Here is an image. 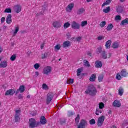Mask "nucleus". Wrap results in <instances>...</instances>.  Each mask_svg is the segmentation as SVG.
Masks as SVG:
<instances>
[{
  "label": "nucleus",
  "instance_id": "nucleus-1",
  "mask_svg": "<svg viewBox=\"0 0 128 128\" xmlns=\"http://www.w3.org/2000/svg\"><path fill=\"white\" fill-rule=\"evenodd\" d=\"M86 94L92 96H95L98 93V91L96 90V88H94V86H91L90 87L88 90L85 91Z\"/></svg>",
  "mask_w": 128,
  "mask_h": 128
},
{
  "label": "nucleus",
  "instance_id": "nucleus-2",
  "mask_svg": "<svg viewBox=\"0 0 128 128\" xmlns=\"http://www.w3.org/2000/svg\"><path fill=\"white\" fill-rule=\"evenodd\" d=\"M29 128H38L40 126V122L36 120L34 118H31L29 120Z\"/></svg>",
  "mask_w": 128,
  "mask_h": 128
},
{
  "label": "nucleus",
  "instance_id": "nucleus-3",
  "mask_svg": "<svg viewBox=\"0 0 128 128\" xmlns=\"http://www.w3.org/2000/svg\"><path fill=\"white\" fill-rule=\"evenodd\" d=\"M52 66H46L43 69L42 74H46V76H48V74H52Z\"/></svg>",
  "mask_w": 128,
  "mask_h": 128
},
{
  "label": "nucleus",
  "instance_id": "nucleus-4",
  "mask_svg": "<svg viewBox=\"0 0 128 128\" xmlns=\"http://www.w3.org/2000/svg\"><path fill=\"white\" fill-rule=\"evenodd\" d=\"M71 26L72 28H74V30H80V26L76 21H73L71 23Z\"/></svg>",
  "mask_w": 128,
  "mask_h": 128
},
{
  "label": "nucleus",
  "instance_id": "nucleus-5",
  "mask_svg": "<svg viewBox=\"0 0 128 128\" xmlns=\"http://www.w3.org/2000/svg\"><path fill=\"white\" fill-rule=\"evenodd\" d=\"M54 93L50 92L48 93L47 95V98H46V104H48L51 102L52 100L54 98Z\"/></svg>",
  "mask_w": 128,
  "mask_h": 128
},
{
  "label": "nucleus",
  "instance_id": "nucleus-6",
  "mask_svg": "<svg viewBox=\"0 0 128 128\" xmlns=\"http://www.w3.org/2000/svg\"><path fill=\"white\" fill-rule=\"evenodd\" d=\"M104 116H102L98 118V120L97 122V124L98 126H102V124H104Z\"/></svg>",
  "mask_w": 128,
  "mask_h": 128
},
{
  "label": "nucleus",
  "instance_id": "nucleus-7",
  "mask_svg": "<svg viewBox=\"0 0 128 128\" xmlns=\"http://www.w3.org/2000/svg\"><path fill=\"white\" fill-rule=\"evenodd\" d=\"M87 124L88 122H86V120L82 119L81 120L80 124L78 126V128H84Z\"/></svg>",
  "mask_w": 128,
  "mask_h": 128
},
{
  "label": "nucleus",
  "instance_id": "nucleus-8",
  "mask_svg": "<svg viewBox=\"0 0 128 128\" xmlns=\"http://www.w3.org/2000/svg\"><path fill=\"white\" fill-rule=\"evenodd\" d=\"M8 66V61L6 60H2V59L0 58V68H4Z\"/></svg>",
  "mask_w": 128,
  "mask_h": 128
},
{
  "label": "nucleus",
  "instance_id": "nucleus-9",
  "mask_svg": "<svg viewBox=\"0 0 128 128\" xmlns=\"http://www.w3.org/2000/svg\"><path fill=\"white\" fill-rule=\"evenodd\" d=\"M14 10L16 14H18L22 12V6L20 4H17L14 6Z\"/></svg>",
  "mask_w": 128,
  "mask_h": 128
},
{
  "label": "nucleus",
  "instance_id": "nucleus-10",
  "mask_svg": "<svg viewBox=\"0 0 128 128\" xmlns=\"http://www.w3.org/2000/svg\"><path fill=\"white\" fill-rule=\"evenodd\" d=\"M112 106L114 108H120L122 106V103L119 100H115L112 103Z\"/></svg>",
  "mask_w": 128,
  "mask_h": 128
},
{
  "label": "nucleus",
  "instance_id": "nucleus-11",
  "mask_svg": "<svg viewBox=\"0 0 128 128\" xmlns=\"http://www.w3.org/2000/svg\"><path fill=\"white\" fill-rule=\"evenodd\" d=\"M14 94H16V90L14 89H10L6 91L5 96H14Z\"/></svg>",
  "mask_w": 128,
  "mask_h": 128
},
{
  "label": "nucleus",
  "instance_id": "nucleus-12",
  "mask_svg": "<svg viewBox=\"0 0 128 128\" xmlns=\"http://www.w3.org/2000/svg\"><path fill=\"white\" fill-rule=\"evenodd\" d=\"M52 26L54 28H58L62 26V24H60V21H54L52 22Z\"/></svg>",
  "mask_w": 128,
  "mask_h": 128
},
{
  "label": "nucleus",
  "instance_id": "nucleus-13",
  "mask_svg": "<svg viewBox=\"0 0 128 128\" xmlns=\"http://www.w3.org/2000/svg\"><path fill=\"white\" fill-rule=\"evenodd\" d=\"M74 3L70 4L66 8V12H71L72 10V8H74Z\"/></svg>",
  "mask_w": 128,
  "mask_h": 128
},
{
  "label": "nucleus",
  "instance_id": "nucleus-14",
  "mask_svg": "<svg viewBox=\"0 0 128 128\" xmlns=\"http://www.w3.org/2000/svg\"><path fill=\"white\" fill-rule=\"evenodd\" d=\"M120 74L123 78H126L128 76V72L126 69L122 70L120 72Z\"/></svg>",
  "mask_w": 128,
  "mask_h": 128
},
{
  "label": "nucleus",
  "instance_id": "nucleus-15",
  "mask_svg": "<svg viewBox=\"0 0 128 128\" xmlns=\"http://www.w3.org/2000/svg\"><path fill=\"white\" fill-rule=\"evenodd\" d=\"M41 124L44 125L46 124L47 121L46 119V117L44 116H42L40 118V122H39Z\"/></svg>",
  "mask_w": 128,
  "mask_h": 128
},
{
  "label": "nucleus",
  "instance_id": "nucleus-16",
  "mask_svg": "<svg viewBox=\"0 0 128 128\" xmlns=\"http://www.w3.org/2000/svg\"><path fill=\"white\" fill-rule=\"evenodd\" d=\"M12 14H9L7 16L6 18V22L8 24H12Z\"/></svg>",
  "mask_w": 128,
  "mask_h": 128
},
{
  "label": "nucleus",
  "instance_id": "nucleus-17",
  "mask_svg": "<svg viewBox=\"0 0 128 128\" xmlns=\"http://www.w3.org/2000/svg\"><path fill=\"white\" fill-rule=\"evenodd\" d=\"M70 42L68 40L65 41L62 44V48H68V46H70Z\"/></svg>",
  "mask_w": 128,
  "mask_h": 128
},
{
  "label": "nucleus",
  "instance_id": "nucleus-18",
  "mask_svg": "<svg viewBox=\"0 0 128 128\" xmlns=\"http://www.w3.org/2000/svg\"><path fill=\"white\" fill-rule=\"evenodd\" d=\"M95 66L97 68H100L102 66V63L100 61L97 60L95 62Z\"/></svg>",
  "mask_w": 128,
  "mask_h": 128
},
{
  "label": "nucleus",
  "instance_id": "nucleus-19",
  "mask_svg": "<svg viewBox=\"0 0 128 128\" xmlns=\"http://www.w3.org/2000/svg\"><path fill=\"white\" fill-rule=\"evenodd\" d=\"M24 92V86L23 85H22L20 86L18 90L16 91V94H18V92Z\"/></svg>",
  "mask_w": 128,
  "mask_h": 128
},
{
  "label": "nucleus",
  "instance_id": "nucleus-20",
  "mask_svg": "<svg viewBox=\"0 0 128 128\" xmlns=\"http://www.w3.org/2000/svg\"><path fill=\"white\" fill-rule=\"evenodd\" d=\"M103 111V109H101L100 108H98V107H96L95 114L96 116H100V114H102Z\"/></svg>",
  "mask_w": 128,
  "mask_h": 128
},
{
  "label": "nucleus",
  "instance_id": "nucleus-21",
  "mask_svg": "<svg viewBox=\"0 0 128 128\" xmlns=\"http://www.w3.org/2000/svg\"><path fill=\"white\" fill-rule=\"evenodd\" d=\"M60 48H62V45H60V44H56L54 47V52H58V50H60Z\"/></svg>",
  "mask_w": 128,
  "mask_h": 128
},
{
  "label": "nucleus",
  "instance_id": "nucleus-22",
  "mask_svg": "<svg viewBox=\"0 0 128 128\" xmlns=\"http://www.w3.org/2000/svg\"><path fill=\"white\" fill-rule=\"evenodd\" d=\"M96 80V74H92L90 78V82H95Z\"/></svg>",
  "mask_w": 128,
  "mask_h": 128
},
{
  "label": "nucleus",
  "instance_id": "nucleus-23",
  "mask_svg": "<svg viewBox=\"0 0 128 128\" xmlns=\"http://www.w3.org/2000/svg\"><path fill=\"white\" fill-rule=\"evenodd\" d=\"M112 44V40H108L105 44L106 48H110V45Z\"/></svg>",
  "mask_w": 128,
  "mask_h": 128
},
{
  "label": "nucleus",
  "instance_id": "nucleus-24",
  "mask_svg": "<svg viewBox=\"0 0 128 128\" xmlns=\"http://www.w3.org/2000/svg\"><path fill=\"white\" fill-rule=\"evenodd\" d=\"M20 30V26H17L14 27V30L13 32V34L14 36H16V34H18V32Z\"/></svg>",
  "mask_w": 128,
  "mask_h": 128
},
{
  "label": "nucleus",
  "instance_id": "nucleus-25",
  "mask_svg": "<svg viewBox=\"0 0 128 128\" xmlns=\"http://www.w3.org/2000/svg\"><path fill=\"white\" fill-rule=\"evenodd\" d=\"M113 48H118L120 47V44L118 42H114L112 46Z\"/></svg>",
  "mask_w": 128,
  "mask_h": 128
},
{
  "label": "nucleus",
  "instance_id": "nucleus-26",
  "mask_svg": "<svg viewBox=\"0 0 128 128\" xmlns=\"http://www.w3.org/2000/svg\"><path fill=\"white\" fill-rule=\"evenodd\" d=\"M126 24H128V18L122 20L121 22V24H120L121 26H126Z\"/></svg>",
  "mask_w": 128,
  "mask_h": 128
},
{
  "label": "nucleus",
  "instance_id": "nucleus-27",
  "mask_svg": "<svg viewBox=\"0 0 128 128\" xmlns=\"http://www.w3.org/2000/svg\"><path fill=\"white\" fill-rule=\"evenodd\" d=\"M84 66H86L87 68H90V62L86 60H84Z\"/></svg>",
  "mask_w": 128,
  "mask_h": 128
},
{
  "label": "nucleus",
  "instance_id": "nucleus-28",
  "mask_svg": "<svg viewBox=\"0 0 128 128\" xmlns=\"http://www.w3.org/2000/svg\"><path fill=\"white\" fill-rule=\"evenodd\" d=\"M86 10L84 8H80L77 11V14H82L83 12H84Z\"/></svg>",
  "mask_w": 128,
  "mask_h": 128
},
{
  "label": "nucleus",
  "instance_id": "nucleus-29",
  "mask_svg": "<svg viewBox=\"0 0 128 128\" xmlns=\"http://www.w3.org/2000/svg\"><path fill=\"white\" fill-rule=\"evenodd\" d=\"M101 56L102 58H104V60H106L108 58V56L106 55V53L105 51H102L101 53Z\"/></svg>",
  "mask_w": 128,
  "mask_h": 128
},
{
  "label": "nucleus",
  "instance_id": "nucleus-30",
  "mask_svg": "<svg viewBox=\"0 0 128 128\" xmlns=\"http://www.w3.org/2000/svg\"><path fill=\"white\" fill-rule=\"evenodd\" d=\"M104 80V74H101L99 75L98 77V80L99 82H102V80Z\"/></svg>",
  "mask_w": 128,
  "mask_h": 128
},
{
  "label": "nucleus",
  "instance_id": "nucleus-31",
  "mask_svg": "<svg viewBox=\"0 0 128 128\" xmlns=\"http://www.w3.org/2000/svg\"><path fill=\"white\" fill-rule=\"evenodd\" d=\"M88 25V21L84 20L82 21L80 24V26L82 28H84V26H86Z\"/></svg>",
  "mask_w": 128,
  "mask_h": 128
},
{
  "label": "nucleus",
  "instance_id": "nucleus-32",
  "mask_svg": "<svg viewBox=\"0 0 128 128\" xmlns=\"http://www.w3.org/2000/svg\"><path fill=\"white\" fill-rule=\"evenodd\" d=\"M112 28H114V26L112 24H110L108 25V26L106 27L107 30H112Z\"/></svg>",
  "mask_w": 128,
  "mask_h": 128
},
{
  "label": "nucleus",
  "instance_id": "nucleus-33",
  "mask_svg": "<svg viewBox=\"0 0 128 128\" xmlns=\"http://www.w3.org/2000/svg\"><path fill=\"white\" fill-rule=\"evenodd\" d=\"M16 58V54H12L10 58V60L12 62H14Z\"/></svg>",
  "mask_w": 128,
  "mask_h": 128
},
{
  "label": "nucleus",
  "instance_id": "nucleus-34",
  "mask_svg": "<svg viewBox=\"0 0 128 128\" xmlns=\"http://www.w3.org/2000/svg\"><path fill=\"white\" fill-rule=\"evenodd\" d=\"M70 23L68 22H66L64 24V28H70Z\"/></svg>",
  "mask_w": 128,
  "mask_h": 128
},
{
  "label": "nucleus",
  "instance_id": "nucleus-35",
  "mask_svg": "<svg viewBox=\"0 0 128 128\" xmlns=\"http://www.w3.org/2000/svg\"><path fill=\"white\" fill-rule=\"evenodd\" d=\"M122 76L120 73H118L116 76V80H120L122 78Z\"/></svg>",
  "mask_w": 128,
  "mask_h": 128
},
{
  "label": "nucleus",
  "instance_id": "nucleus-36",
  "mask_svg": "<svg viewBox=\"0 0 128 128\" xmlns=\"http://www.w3.org/2000/svg\"><path fill=\"white\" fill-rule=\"evenodd\" d=\"M104 108V104L102 102H100L98 104V108H101L102 110Z\"/></svg>",
  "mask_w": 128,
  "mask_h": 128
},
{
  "label": "nucleus",
  "instance_id": "nucleus-37",
  "mask_svg": "<svg viewBox=\"0 0 128 128\" xmlns=\"http://www.w3.org/2000/svg\"><path fill=\"white\" fill-rule=\"evenodd\" d=\"M122 10H123V9L122 6H119L117 8V9H116L117 12H119V13L122 12Z\"/></svg>",
  "mask_w": 128,
  "mask_h": 128
},
{
  "label": "nucleus",
  "instance_id": "nucleus-38",
  "mask_svg": "<svg viewBox=\"0 0 128 128\" xmlns=\"http://www.w3.org/2000/svg\"><path fill=\"white\" fill-rule=\"evenodd\" d=\"M110 10V6H108L106 8L104 9L103 12H105V14H108V12Z\"/></svg>",
  "mask_w": 128,
  "mask_h": 128
},
{
  "label": "nucleus",
  "instance_id": "nucleus-39",
  "mask_svg": "<svg viewBox=\"0 0 128 128\" xmlns=\"http://www.w3.org/2000/svg\"><path fill=\"white\" fill-rule=\"evenodd\" d=\"M68 84H74V79H68L66 81Z\"/></svg>",
  "mask_w": 128,
  "mask_h": 128
},
{
  "label": "nucleus",
  "instance_id": "nucleus-40",
  "mask_svg": "<svg viewBox=\"0 0 128 128\" xmlns=\"http://www.w3.org/2000/svg\"><path fill=\"white\" fill-rule=\"evenodd\" d=\"M115 20L118 22V20H122V16L120 15H117L115 16Z\"/></svg>",
  "mask_w": 128,
  "mask_h": 128
},
{
  "label": "nucleus",
  "instance_id": "nucleus-41",
  "mask_svg": "<svg viewBox=\"0 0 128 128\" xmlns=\"http://www.w3.org/2000/svg\"><path fill=\"white\" fill-rule=\"evenodd\" d=\"M42 86L43 90H48V85H46V84H43Z\"/></svg>",
  "mask_w": 128,
  "mask_h": 128
},
{
  "label": "nucleus",
  "instance_id": "nucleus-42",
  "mask_svg": "<svg viewBox=\"0 0 128 128\" xmlns=\"http://www.w3.org/2000/svg\"><path fill=\"white\" fill-rule=\"evenodd\" d=\"M124 94V89L122 88H120L118 90V94L122 96Z\"/></svg>",
  "mask_w": 128,
  "mask_h": 128
},
{
  "label": "nucleus",
  "instance_id": "nucleus-43",
  "mask_svg": "<svg viewBox=\"0 0 128 128\" xmlns=\"http://www.w3.org/2000/svg\"><path fill=\"white\" fill-rule=\"evenodd\" d=\"M82 72V68H78L77 70V76H80V72Z\"/></svg>",
  "mask_w": 128,
  "mask_h": 128
},
{
  "label": "nucleus",
  "instance_id": "nucleus-44",
  "mask_svg": "<svg viewBox=\"0 0 128 128\" xmlns=\"http://www.w3.org/2000/svg\"><path fill=\"white\" fill-rule=\"evenodd\" d=\"M106 24V21H102L100 23V28H104V26Z\"/></svg>",
  "mask_w": 128,
  "mask_h": 128
},
{
  "label": "nucleus",
  "instance_id": "nucleus-45",
  "mask_svg": "<svg viewBox=\"0 0 128 128\" xmlns=\"http://www.w3.org/2000/svg\"><path fill=\"white\" fill-rule=\"evenodd\" d=\"M112 2V0H106V2H104L102 6H106V4H109L110 3Z\"/></svg>",
  "mask_w": 128,
  "mask_h": 128
},
{
  "label": "nucleus",
  "instance_id": "nucleus-46",
  "mask_svg": "<svg viewBox=\"0 0 128 128\" xmlns=\"http://www.w3.org/2000/svg\"><path fill=\"white\" fill-rule=\"evenodd\" d=\"M40 66L38 63H36L34 64V68L35 70H38V68Z\"/></svg>",
  "mask_w": 128,
  "mask_h": 128
},
{
  "label": "nucleus",
  "instance_id": "nucleus-47",
  "mask_svg": "<svg viewBox=\"0 0 128 128\" xmlns=\"http://www.w3.org/2000/svg\"><path fill=\"white\" fill-rule=\"evenodd\" d=\"M46 58H48V53H45L44 54H42V60Z\"/></svg>",
  "mask_w": 128,
  "mask_h": 128
},
{
  "label": "nucleus",
  "instance_id": "nucleus-48",
  "mask_svg": "<svg viewBox=\"0 0 128 128\" xmlns=\"http://www.w3.org/2000/svg\"><path fill=\"white\" fill-rule=\"evenodd\" d=\"M4 12H7L8 14H10V13L12 12V10L10 8H6L4 10Z\"/></svg>",
  "mask_w": 128,
  "mask_h": 128
},
{
  "label": "nucleus",
  "instance_id": "nucleus-49",
  "mask_svg": "<svg viewBox=\"0 0 128 128\" xmlns=\"http://www.w3.org/2000/svg\"><path fill=\"white\" fill-rule=\"evenodd\" d=\"M90 124H96V120L94 119H92L90 120Z\"/></svg>",
  "mask_w": 128,
  "mask_h": 128
},
{
  "label": "nucleus",
  "instance_id": "nucleus-50",
  "mask_svg": "<svg viewBox=\"0 0 128 128\" xmlns=\"http://www.w3.org/2000/svg\"><path fill=\"white\" fill-rule=\"evenodd\" d=\"M102 52V50L101 47H99L97 48V50H96V53L97 54H100V52Z\"/></svg>",
  "mask_w": 128,
  "mask_h": 128
},
{
  "label": "nucleus",
  "instance_id": "nucleus-51",
  "mask_svg": "<svg viewBox=\"0 0 128 128\" xmlns=\"http://www.w3.org/2000/svg\"><path fill=\"white\" fill-rule=\"evenodd\" d=\"M75 120L76 122L78 123V122H80V114L77 115V116L76 117Z\"/></svg>",
  "mask_w": 128,
  "mask_h": 128
},
{
  "label": "nucleus",
  "instance_id": "nucleus-52",
  "mask_svg": "<svg viewBox=\"0 0 128 128\" xmlns=\"http://www.w3.org/2000/svg\"><path fill=\"white\" fill-rule=\"evenodd\" d=\"M20 115H15V120L16 122H18L20 120Z\"/></svg>",
  "mask_w": 128,
  "mask_h": 128
},
{
  "label": "nucleus",
  "instance_id": "nucleus-53",
  "mask_svg": "<svg viewBox=\"0 0 128 128\" xmlns=\"http://www.w3.org/2000/svg\"><path fill=\"white\" fill-rule=\"evenodd\" d=\"M20 110H16V115L15 116H20Z\"/></svg>",
  "mask_w": 128,
  "mask_h": 128
},
{
  "label": "nucleus",
  "instance_id": "nucleus-54",
  "mask_svg": "<svg viewBox=\"0 0 128 128\" xmlns=\"http://www.w3.org/2000/svg\"><path fill=\"white\" fill-rule=\"evenodd\" d=\"M104 36H99L98 38V40H104Z\"/></svg>",
  "mask_w": 128,
  "mask_h": 128
},
{
  "label": "nucleus",
  "instance_id": "nucleus-55",
  "mask_svg": "<svg viewBox=\"0 0 128 128\" xmlns=\"http://www.w3.org/2000/svg\"><path fill=\"white\" fill-rule=\"evenodd\" d=\"M76 40L77 42H80V40H82V37L81 36H78L76 38Z\"/></svg>",
  "mask_w": 128,
  "mask_h": 128
},
{
  "label": "nucleus",
  "instance_id": "nucleus-56",
  "mask_svg": "<svg viewBox=\"0 0 128 128\" xmlns=\"http://www.w3.org/2000/svg\"><path fill=\"white\" fill-rule=\"evenodd\" d=\"M5 20H6V18L4 17H2L1 18V23L4 24V22Z\"/></svg>",
  "mask_w": 128,
  "mask_h": 128
},
{
  "label": "nucleus",
  "instance_id": "nucleus-57",
  "mask_svg": "<svg viewBox=\"0 0 128 128\" xmlns=\"http://www.w3.org/2000/svg\"><path fill=\"white\" fill-rule=\"evenodd\" d=\"M44 44L42 43L41 46H40V48H42H42H44Z\"/></svg>",
  "mask_w": 128,
  "mask_h": 128
},
{
  "label": "nucleus",
  "instance_id": "nucleus-58",
  "mask_svg": "<svg viewBox=\"0 0 128 128\" xmlns=\"http://www.w3.org/2000/svg\"><path fill=\"white\" fill-rule=\"evenodd\" d=\"M39 74L38 72H35V76H38Z\"/></svg>",
  "mask_w": 128,
  "mask_h": 128
},
{
  "label": "nucleus",
  "instance_id": "nucleus-59",
  "mask_svg": "<svg viewBox=\"0 0 128 128\" xmlns=\"http://www.w3.org/2000/svg\"><path fill=\"white\" fill-rule=\"evenodd\" d=\"M18 98L19 99L22 98V96L20 94L18 95Z\"/></svg>",
  "mask_w": 128,
  "mask_h": 128
},
{
  "label": "nucleus",
  "instance_id": "nucleus-60",
  "mask_svg": "<svg viewBox=\"0 0 128 128\" xmlns=\"http://www.w3.org/2000/svg\"><path fill=\"white\" fill-rule=\"evenodd\" d=\"M87 54L88 56H92V53L90 52H87Z\"/></svg>",
  "mask_w": 128,
  "mask_h": 128
},
{
  "label": "nucleus",
  "instance_id": "nucleus-61",
  "mask_svg": "<svg viewBox=\"0 0 128 128\" xmlns=\"http://www.w3.org/2000/svg\"><path fill=\"white\" fill-rule=\"evenodd\" d=\"M86 2H92V0H86Z\"/></svg>",
  "mask_w": 128,
  "mask_h": 128
},
{
  "label": "nucleus",
  "instance_id": "nucleus-62",
  "mask_svg": "<svg viewBox=\"0 0 128 128\" xmlns=\"http://www.w3.org/2000/svg\"><path fill=\"white\" fill-rule=\"evenodd\" d=\"M2 52V48L0 47V54H1Z\"/></svg>",
  "mask_w": 128,
  "mask_h": 128
},
{
  "label": "nucleus",
  "instance_id": "nucleus-63",
  "mask_svg": "<svg viewBox=\"0 0 128 128\" xmlns=\"http://www.w3.org/2000/svg\"><path fill=\"white\" fill-rule=\"evenodd\" d=\"M112 56V54L110 53L108 54V58H110Z\"/></svg>",
  "mask_w": 128,
  "mask_h": 128
},
{
  "label": "nucleus",
  "instance_id": "nucleus-64",
  "mask_svg": "<svg viewBox=\"0 0 128 128\" xmlns=\"http://www.w3.org/2000/svg\"><path fill=\"white\" fill-rule=\"evenodd\" d=\"M27 98H30V96L28 95V96H27Z\"/></svg>",
  "mask_w": 128,
  "mask_h": 128
}]
</instances>
